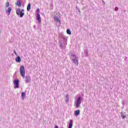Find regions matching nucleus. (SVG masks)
<instances>
[{
	"label": "nucleus",
	"mask_w": 128,
	"mask_h": 128,
	"mask_svg": "<svg viewBox=\"0 0 128 128\" xmlns=\"http://www.w3.org/2000/svg\"><path fill=\"white\" fill-rule=\"evenodd\" d=\"M16 14L17 16H20V18H24V10L22 9L20 10V8H18L16 10Z\"/></svg>",
	"instance_id": "f257e3e1"
},
{
	"label": "nucleus",
	"mask_w": 128,
	"mask_h": 128,
	"mask_svg": "<svg viewBox=\"0 0 128 128\" xmlns=\"http://www.w3.org/2000/svg\"><path fill=\"white\" fill-rule=\"evenodd\" d=\"M40 8H37L36 10V20H38L39 24H42V18H40Z\"/></svg>",
	"instance_id": "f03ea898"
},
{
	"label": "nucleus",
	"mask_w": 128,
	"mask_h": 128,
	"mask_svg": "<svg viewBox=\"0 0 128 128\" xmlns=\"http://www.w3.org/2000/svg\"><path fill=\"white\" fill-rule=\"evenodd\" d=\"M82 96H79L76 100V102L75 104V106H76V108H80V104H82Z\"/></svg>",
	"instance_id": "7ed1b4c3"
},
{
	"label": "nucleus",
	"mask_w": 128,
	"mask_h": 128,
	"mask_svg": "<svg viewBox=\"0 0 128 128\" xmlns=\"http://www.w3.org/2000/svg\"><path fill=\"white\" fill-rule=\"evenodd\" d=\"M20 74L23 78H24L26 76V69L24 68V66H22L20 69Z\"/></svg>",
	"instance_id": "20e7f679"
},
{
	"label": "nucleus",
	"mask_w": 128,
	"mask_h": 128,
	"mask_svg": "<svg viewBox=\"0 0 128 128\" xmlns=\"http://www.w3.org/2000/svg\"><path fill=\"white\" fill-rule=\"evenodd\" d=\"M14 88H20V80L18 79H16L14 81Z\"/></svg>",
	"instance_id": "39448f33"
},
{
	"label": "nucleus",
	"mask_w": 128,
	"mask_h": 128,
	"mask_svg": "<svg viewBox=\"0 0 128 128\" xmlns=\"http://www.w3.org/2000/svg\"><path fill=\"white\" fill-rule=\"evenodd\" d=\"M54 22H56V26H60V18H58V17L57 16H55L54 18Z\"/></svg>",
	"instance_id": "423d86ee"
},
{
	"label": "nucleus",
	"mask_w": 128,
	"mask_h": 128,
	"mask_svg": "<svg viewBox=\"0 0 128 128\" xmlns=\"http://www.w3.org/2000/svg\"><path fill=\"white\" fill-rule=\"evenodd\" d=\"M59 38H62L64 42H68V38L64 36L62 33H59Z\"/></svg>",
	"instance_id": "0eeeda50"
},
{
	"label": "nucleus",
	"mask_w": 128,
	"mask_h": 128,
	"mask_svg": "<svg viewBox=\"0 0 128 128\" xmlns=\"http://www.w3.org/2000/svg\"><path fill=\"white\" fill-rule=\"evenodd\" d=\"M15 60L16 62H22V58H20V56H16Z\"/></svg>",
	"instance_id": "6e6552de"
},
{
	"label": "nucleus",
	"mask_w": 128,
	"mask_h": 128,
	"mask_svg": "<svg viewBox=\"0 0 128 128\" xmlns=\"http://www.w3.org/2000/svg\"><path fill=\"white\" fill-rule=\"evenodd\" d=\"M80 110H75L74 112V114L76 116H80Z\"/></svg>",
	"instance_id": "1a4fd4ad"
},
{
	"label": "nucleus",
	"mask_w": 128,
	"mask_h": 128,
	"mask_svg": "<svg viewBox=\"0 0 128 128\" xmlns=\"http://www.w3.org/2000/svg\"><path fill=\"white\" fill-rule=\"evenodd\" d=\"M72 62H73L74 64H76V66H78V60L76 58H73L72 59Z\"/></svg>",
	"instance_id": "9d476101"
},
{
	"label": "nucleus",
	"mask_w": 128,
	"mask_h": 128,
	"mask_svg": "<svg viewBox=\"0 0 128 128\" xmlns=\"http://www.w3.org/2000/svg\"><path fill=\"white\" fill-rule=\"evenodd\" d=\"M59 46H60V48H61V50H64L66 48V46H62V43L61 42H59Z\"/></svg>",
	"instance_id": "9b49d317"
},
{
	"label": "nucleus",
	"mask_w": 128,
	"mask_h": 128,
	"mask_svg": "<svg viewBox=\"0 0 128 128\" xmlns=\"http://www.w3.org/2000/svg\"><path fill=\"white\" fill-rule=\"evenodd\" d=\"M10 12H12V8L10 7L8 8V10H6V13L10 16Z\"/></svg>",
	"instance_id": "f8f14e48"
},
{
	"label": "nucleus",
	"mask_w": 128,
	"mask_h": 128,
	"mask_svg": "<svg viewBox=\"0 0 128 128\" xmlns=\"http://www.w3.org/2000/svg\"><path fill=\"white\" fill-rule=\"evenodd\" d=\"M16 4L18 6H19V8H20V6H22V2L20 0H18L16 3Z\"/></svg>",
	"instance_id": "ddd939ff"
},
{
	"label": "nucleus",
	"mask_w": 128,
	"mask_h": 128,
	"mask_svg": "<svg viewBox=\"0 0 128 128\" xmlns=\"http://www.w3.org/2000/svg\"><path fill=\"white\" fill-rule=\"evenodd\" d=\"M30 82V76H26V82Z\"/></svg>",
	"instance_id": "4468645a"
},
{
	"label": "nucleus",
	"mask_w": 128,
	"mask_h": 128,
	"mask_svg": "<svg viewBox=\"0 0 128 128\" xmlns=\"http://www.w3.org/2000/svg\"><path fill=\"white\" fill-rule=\"evenodd\" d=\"M21 96H22V100H24V98H26V92H22Z\"/></svg>",
	"instance_id": "2eb2a0df"
},
{
	"label": "nucleus",
	"mask_w": 128,
	"mask_h": 128,
	"mask_svg": "<svg viewBox=\"0 0 128 128\" xmlns=\"http://www.w3.org/2000/svg\"><path fill=\"white\" fill-rule=\"evenodd\" d=\"M68 100H69V99H68V94H66V98H65V102L66 104H68Z\"/></svg>",
	"instance_id": "dca6fc26"
},
{
	"label": "nucleus",
	"mask_w": 128,
	"mask_h": 128,
	"mask_svg": "<svg viewBox=\"0 0 128 128\" xmlns=\"http://www.w3.org/2000/svg\"><path fill=\"white\" fill-rule=\"evenodd\" d=\"M30 3H28V6H27V11L28 12H30Z\"/></svg>",
	"instance_id": "f3484780"
},
{
	"label": "nucleus",
	"mask_w": 128,
	"mask_h": 128,
	"mask_svg": "<svg viewBox=\"0 0 128 128\" xmlns=\"http://www.w3.org/2000/svg\"><path fill=\"white\" fill-rule=\"evenodd\" d=\"M120 114H121V116L123 120H124V118H126V116L125 115H124V113L122 112L120 113Z\"/></svg>",
	"instance_id": "a211bd4d"
},
{
	"label": "nucleus",
	"mask_w": 128,
	"mask_h": 128,
	"mask_svg": "<svg viewBox=\"0 0 128 128\" xmlns=\"http://www.w3.org/2000/svg\"><path fill=\"white\" fill-rule=\"evenodd\" d=\"M66 33L68 34H72V31H70V29H67Z\"/></svg>",
	"instance_id": "6ab92c4d"
},
{
	"label": "nucleus",
	"mask_w": 128,
	"mask_h": 128,
	"mask_svg": "<svg viewBox=\"0 0 128 128\" xmlns=\"http://www.w3.org/2000/svg\"><path fill=\"white\" fill-rule=\"evenodd\" d=\"M76 10H78V12H79L80 16V10L79 8H78V6H76Z\"/></svg>",
	"instance_id": "aec40b11"
},
{
	"label": "nucleus",
	"mask_w": 128,
	"mask_h": 128,
	"mask_svg": "<svg viewBox=\"0 0 128 128\" xmlns=\"http://www.w3.org/2000/svg\"><path fill=\"white\" fill-rule=\"evenodd\" d=\"M71 56H72V58H75V59L76 58V56L74 54H71Z\"/></svg>",
	"instance_id": "412c9836"
},
{
	"label": "nucleus",
	"mask_w": 128,
	"mask_h": 128,
	"mask_svg": "<svg viewBox=\"0 0 128 128\" xmlns=\"http://www.w3.org/2000/svg\"><path fill=\"white\" fill-rule=\"evenodd\" d=\"M84 54H86V56H88V49H86L85 50Z\"/></svg>",
	"instance_id": "4be33fe9"
},
{
	"label": "nucleus",
	"mask_w": 128,
	"mask_h": 128,
	"mask_svg": "<svg viewBox=\"0 0 128 128\" xmlns=\"http://www.w3.org/2000/svg\"><path fill=\"white\" fill-rule=\"evenodd\" d=\"M10 6V2H7L6 3V8H8Z\"/></svg>",
	"instance_id": "5701e85b"
},
{
	"label": "nucleus",
	"mask_w": 128,
	"mask_h": 128,
	"mask_svg": "<svg viewBox=\"0 0 128 128\" xmlns=\"http://www.w3.org/2000/svg\"><path fill=\"white\" fill-rule=\"evenodd\" d=\"M14 54L16 56H18V54L16 53V52L15 50H14Z\"/></svg>",
	"instance_id": "b1692460"
},
{
	"label": "nucleus",
	"mask_w": 128,
	"mask_h": 128,
	"mask_svg": "<svg viewBox=\"0 0 128 128\" xmlns=\"http://www.w3.org/2000/svg\"><path fill=\"white\" fill-rule=\"evenodd\" d=\"M114 10H115L116 12H118V8L116 7Z\"/></svg>",
	"instance_id": "393cba45"
},
{
	"label": "nucleus",
	"mask_w": 128,
	"mask_h": 128,
	"mask_svg": "<svg viewBox=\"0 0 128 128\" xmlns=\"http://www.w3.org/2000/svg\"><path fill=\"white\" fill-rule=\"evenodd\" d=\"M66 43H65V46H66V44H68V41H65Z\"/></svg>",
	"instance_id": "a878e982"
},
{
	"label": "nucleus",
	"mask_w": 128,
	"mask_h": 128,
	"mask_svg": "<svg viewBox=\"0 0 128 128\" xmlns=\"http://www.w3.org/2000/svg\"><path fill=\"white\" fill-rule=\"evenodd\" d=\"M54 128H58V126L57 125H56L54 126Z\"/></svg>",
	"instance_id": "bb28decb"
},
{
	"label": "nucleus",
	"mask_w": 128,
	"mask_h": 128,
	"mask_svg": "<svg viewBox=\"0 0 128 128\" xmlns=\"http://www.w3.org/2000/svg\"><path fill=\"white\" fill-rule=\"evenodd\" d=\"M128 60V58L126 57V58H124V60Z\"/></svg>",
	"instance_id": "cd10ccee"
},
{
	"label": "nucleus",
	"mask_w": 128,
	"mask_h": 128,
	"mask_svg": "<svg viewBox=\"0 0 128 128\" xmlns=\"http://www.w3.org/2000/svg\"><path fill=\"white\" fill-rule=\"evenodd\" d=\"M103 3H104V4H106V3L104 2V1H103Z\"/></svg>",
	"instance_id": "c85d7f7f"
},
{
	"label": "nucleus",
	"mask_w": 128,
	"mask_h": 128,
	"mask_svg": "<svg viewBox=\"0 0 128 128\" xmlns=\"http://www.w3.org/2000/svg\"><path fill=\"white\" fill-rule=\"evenodd\" d=\"M34 28H36V26H34Z\"/></svg>",
	"instance_id": "c756f323"
},
{
	"label": "nucleus",
	"mask_w": 128,
	"mask_h": 128,
	"mask_svg": "<svg viewBox=\"0 0 128 128\" xmlns=\"http://www.w3.org/2000/svg\"><path fill=\"white\" fill-rule=\"evenodd\" d=\"M15 74H16V72H15Z\"/></svg>",
	"instance_id": "7c9ffc66"
}]
</instances>
